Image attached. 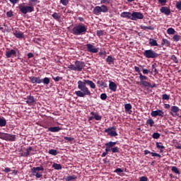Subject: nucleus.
<instances>
[{"mask_svg":"<svg viewBox=\"0 0 181 181\" xmlns=\"http://www.w3.org/2000/svg\"><path fill=\"white\" fill-rule=\"evenodd\" d=\"M124 110L126 112H132L131 110H132V105L130 103H127L124 105Z\"/></svg>","mask_w":181,"mask_h":181,"instance_id":"27","label":"nucleus"},{"mask_svg":"<svg viewBox=\"0 0 181 181\" xmlns=\"http://www.w3.org/2000/svg\"><path fill=\"white\" fill-rule=\"evenodd\" d=\"M4 27H0V30H1V32H3V33H5V32H8V26H6V25H4Z\"/></svg>","mask_w":181,"mask_h":181,"instance_id":"51","label":"nucleus"},{"mask_svg":"<svg viewBox=\"0 0 181 181\" xmlns=\"http://www.w3.org/2000/svg\"><path fill=\"white\" fill-rule=\"evenodd\" d=\"M173 40L174 42H179V40H180V35H175L173 37Z\"/></svg>","mask_w":181,"mask_h":181,"instance_id":"49","label":"nucleus"},{"mask_svg":"<svg viewBox=\"0 0 181 181\" xmlns=\"http://www.w3.org/2000/svg\"><path fill=\"white\" fill-rule=\"evenodd\" d=\"M151 73L150 70L143 69V74H149Z\"/></svg>","mask_w":181,"mask_h":181,"instance_id":"64","label":"nucleus"},{"mask_svg":"<svg viewBox=\"0 0 181 181\" xmlns=\"http://www.w3.org/2000/svg\"><path fill=\"white\" fill-rule=\"evenodd\" d=\"M2 172H5L6 173H9V172H11V170L9 168H5L4 170H2Z\"/></svg>","mask_w":181,"mask_h":181,"instance_id":"61","label":"nucleus"},{"mask_svg":"<svg viewBox=\"0 0 181 181\" xmlns=\"http://www.w3.org/2000/svg\"><path fill=\"white\" fill-rule=\"evenodd\" d=\"M121 18H127V19H131L132 21V13L130 12H122L120 14Z\"/></svg>","mask_w":181,"mask_h":181,"instance_id":"18","label":"nucleus"},{"mask_svg":"<svg viewBox=\"0 0 181 181\" xmlns=\"http://www.w3.org/2000/svg\"><path fill=\"white\" fill-rule=\"evenodd\" d=\"M76 179H77V176H76V175H69V176H68L65 178V180L66 181H73V180H76Z\"/></svg>","mask_w":181,"mask_h":181,"instance_id":"37","label":"nucleus"},{"mask_svg":"<svg viewBox=\"0 0 181 181\" xmlns=\"http://www.w3.org/2000/svg\"><path fill=\"white\" fill-rule=\"evenodd\" d=\"M171 111L172 112H175V115H173V113L170 112V114L171 115H173V117H179V114H177V112H179V111H180V109L179 108V107L177 106H172L171 107Z\"/></svg>","mask_w":181,"mask_h":181,"instance_id":"16","label":"nucleus"},{"mask_svg":"<svg viewBox=\"0 0 181 181\" xmlns=\"http://www.w3.org/2000/svg\"><path fill=\"white\" fill-rule=\"evenodd\" d=\"M167 33L168 35H175L176 31L173 28H170L167 30Z\"/></svg>","mask_w":181,"mask_h":181,"instance_id":"43","label":"nucleus"},{"mask_svg":"<svg viewBox=\"0 0 181 181\" xmlns=\"http://www.w3.org/2000/svg\"><path fill=\"white\" fill-rule=\"evenodd\" d=\"M115 60V59L112 56H108L106 59V63H107V64H114Z\"/></svg>","mask_w":181,"mask_h":181,"instance_id":"30","label":"nucleus"},{"mask_svg":"<svg viewBox=\"0 0 181 181\" xmlns=\"http://www.w3.org/2000/svg\"><path fill=\"white\" fill-rule=\"evenodd\" d=\"M18 9H20V12H21V13L26 15V13H30L35 11V6L32 4H23L19 5Z\"/></svg>","mask_w":181,"mask_h":181,"instance_id":"4","label":"nucleus"},{"mask_svg":"<svg viewBox=\"0 0 181 181\" xmlns=\"http://www.w3.org/2000/svg\"><path fill=\"white\" fill-rule=\"evenodd\" d=\"M117 145V141H109L105 144V152L108 153V152H111V149L113 146H115Z\"/></svg>","mask_w":181,"mask_h":181,"instance_id":"12","label":"nucleus"},{"mask_svg":"<svg viewBox=\"0 0 181 181\" xmlns=\"http://www.w3.org/2000/svg\"><path fill=\"white\" fill-rule=\"evenodd\" d=\"M140 83L144 87H149V86H151V83L146 81H143Z\"/></svg>","mask_w":181,"mask_h":181,"instance_id":"48","label":"nucleus"},{"mask_svg":"<svg viewBox=\"0 0 181 181\" xmlns=\"http://www.w3.org/2000/svg\"><path fill=\"white\" fill-rule=\"evenodd\" d=\"M29 80L33 84H40L42 83V78L40 77L30 76Z\"/></svg>","mask_w":181,"mask_h":181,"instance_id":"13","label":"nucleus"},{"mask_svg":"<svg viewBox=\"0 0 181 181\" xmlns=\"http://www.w3.org/2000/svg\"><path fill=\"white\" fill-rule=\"evenodd\" d=\"M111 152H112V153H119V148L113 146L111 148Z\"/></svg>","mask_w":181,"mask_h":181,"instance_id":"44","label":"nucleus"},{"mask_svg":"<svg viewBox=\"0 0 181 181\" xmlns=\"http://www.w3.org/2000/svg\"><path fill=\"white\" fill-rule=\"evenodd\" d=\"M138 19H144V14L136 11L132 13V21H138Z\"/></svg>","mask_w":181,"mask_h":181,"instance_id":"9","label":"nucleus"},{"mask_svg":"<svg viewBox=\"0 0 181 181\" xmlns=\"http://www.w3.org/2000/svg\"><path fill=\"white\" fill-rule=\"evenodd\" d=\"M139 181H148V177L142 176L140 177Z\"/></svg>","mask_w":181,"mask_h":181,"instance_id":"63","label":"nucleus"},{"mask_svg":"<svg viewBox=\"0 0 181 181\" xmlns=\"http://www.w3.org/2000/svg\"><path fill=\"white\" fill-rule=\"evenodd\" d=\"M6 141H9L10 142H13L16 141V135L7 134Z\"/></svg>","mask_w":181,"mask_h":181,"instance_id":"19","label":"nucleus"},{"mask_svg":"<svg viewBox=\"0 0 181 181\" xmlns=\"http://www.w3.org/2000/svg\"><path fill=\"white\" fill-rule=\"evenodd\" d=\"M160 11L161 12V13H164V15H166L167 16H169V15H170V8H168V7H161Z\"/></svg>","mask_w":181,"mask_h":181,"instance_id":"17","label":"nucleus"},{"mask_svg":"<svg viewBox=\"0 0 181 181\" xmlns=\"http://www.w3.org/2000/svg\"><path fill=\"white\" fill-rule=\"evenodd\" d=\"M151 69L153 70V72L156 74H158V69H156V63H154L152 66H151Z\"/></svg>","mask_w":181,"mask_h":181,"instance_id":"50","label":"nucleus"},{"mask_svg":"<svg viewBox=\"0 0 181 181\" xmlns=\"http://www.w3.org/2000/svg\"><path fill=\"white\" fill-rule=\"evenodd\" d=\"M26 103L28 105H35L36 104V100H35V97L32 95L27 96Z\"/></svg>","mask_w":181,"mask_h":181,"instance_id":"14","label":"nucleus"},{"mask_svg":"<svg viewBox=\"0 0 181 181\" xmlns=\"http://www.w3.org/2000/svg\"><path fill=\"white\" fill-rule=\"evenodd\" d=\"M54 81H60L61 80H63V78L62 77H60V76H57V77H53L52 78Z\"/></svg>","mask_w":181,"mask_h":181,"instance_id":"59","label":"nucleus"},{"mask_svg":"<svg viewBox=\"0 0 181 181\" xmlns=\"http://www.w3.org/2000/svg\"><path fill=\"white\" fill-rule=\"evenodd\" d=\"M151 117H153L156 118V117H160L161 118H163V115H165V112H163L161 110H157L152 111L151 112Z\"/></svg>","mask_w":181,"mask_h":181,"instance_id":"11","label":"nucleus"},{"mask_svg":"<svg viewBox=\"0 0 181 181\" xmlns=\"http://www.w3.org/2000/svg\"><path fill=\"white\" fill-rule=\"evenodd\" d=\"M148 153H150V155H151V156L153 157L156 156L157 158H162V156H160V154L158 153H153V152H151L149 150H145L144 155H148Z\"/></svg>","mask_w":181,"mask_h":181,"instance_id":"21","label":"nucleus"},{"mask_svg":"<svg viewBox=\"0 0 181 181\" xmlns=\"http://www.w3.org/2000/svg\"><path fill=\"white\" fill-rule=\"evenodd\" d=\"M52 18L54 19H55V21H60V18H62V16H60V15L59 14V13L54 12L52 15Z\"/></svg>","mask_w":181,"mask_h":181,"instance_id":"36","label":"nucleus"},{"mask_svg":"<svg viewBox=\"0 0 181 181\" xmlns=\"http://www.w3.org/2000/svg\"><path fill=\"white\" fill-rule=\"evenodd\" d=\"M100 7V11L103 12V13L108 12V7H107V6L103 5Z\"/></svg>","mask_w":181,"mask_h":181,"instance_id":"42","label":"nucleus"},{"mask_svg":"<svg viewBox=\"0 0 181 181\" xmlns=\"http://www.w3.org/2000/svg\"><path fill=\"white\" fill-rule=\"evenodd\" d=\"M41 83H43L45 86H48V84H50V78L45 77L43 79H41Z\"/></svg>","mask_w":181,"mask_h":181,"instance_id":"33","label":"nucleus"},{"mask_svg":"<svg viewBox=\"0 0 181 181\" xmlns=\"http://www.w3.org/2000/svg\"><path fill=\"white\" fill-rule=\"evenodd\" d=\"M106 134H108L110 136H118V133H117V127L112 126L105 130Z\"/></svg>","mask_w":181,"mask_h":181,"instance_id":"7","label":"nucleus"},{"mask_svg":"<svg viewBox=\"0 0 181 181\" xmlns=\"http://www.w3.org/2000/svg\"><path fill=\"white\" fill-rule=\"evenodd\" d=\"M162 99L163 100H170V95H168V94H163L162 95Z\"/></svg>","mask_w":181,"mask_h":181,"instance_id":"47","label":"nucleus"},{"mask_svg":"<svg viewBox=\"0 0 181 181\" xmlns=\"http://www.w3.org/2000/svg\"><path fill=\"white\" fill-rule=\"evenodd\" d=\"M31 151H33V148H32V146L28 147L26 149L25 153H21V156H24L25 158H28V156H29V155H30Z\"/></svg>","mask_w":181,"mask_h":181,"instance_id":"23","label":"nucleus"},{"mask_svg":"<svg viewBox=\"0 0 181 181\" xmlns=\"http://www.w3.org/2000/svg\"><path fill=\"white\" fill-rule=\"evenodd\" d=\"M97 84H98V87H103V88H107V87H108L107 83L103 80L98 81Z\"/></svg>","mask_w":181,"mask_h":181,"instance_id":"26","label":"nucleus"},{"mask_svg":"<svg viewBox=\"0 0 181 181\" xmlns=\"http://www.w3.org/2000/svg\"><path fill=\"white\" fill-rule=\"evenodd\" d=\"M171 60H173L174 63H179V60L177 59V57H176V55H172Z\"/></svg>","mask_w":181,"mask_h":181,"instance_id":"52","label":"nucleus"},{"mask_svg":"<svg viewBox=\"0 0 181 181\" xmlns=\"http://www.w3.org/2000/svg\"><path fill=\"white\" fill-rule=\"evenodd\" d=\"M52 168L56 170H62V169H63V167H62V164H57L56 163H54L52 164Z\"/></svg>","mask_w":181,"mask_h":181,"instance_id":"32","label":"nucleus"},{"mask_svg":"<svg viewBox=\"0 0 181 181\" xmlns=\"http://www.w3.org/2000/svg\"><path fill=\"white\" fill-rule=\"evenodd\" d=\"M143 55L146 59H158L159 54L153 49H146L143 52Z\"/></svg>","mask_w":181,"mask_h":181,"instance_id":"6","label":"nucleus"},{"mask_svg":"<svg viewBox=\"0 0 181 181\" xmlns=\"http://www.w3.org/2000/svg\"><path fill=\"white\" fill-rule=\"evenodd\" d=\"M161 47H163V46H166L167 47L170 46V42H169V40H168L167 39L163 38L162 40V42H161Z\"/></svg>","mask_w":181,"mask_h":181,"instance_id":"28","label":"nucleus"},{"mask_svg":"<svg viewBox=\"0 0 181 181\" xmlns=\"http://www.w3.org/2000/svg\"><path fill=\"white\" fill-rule=\"evenodd\" d=\"M122 172H124V170L121 168H117L115 170V173H122Z\"/></svg>","mask_w":181,"mask_h":181,"instance_id":"62","label":"nucleus"},{"mask_svg":"<svg viewBox=\"0 0 181 181\" xmlns=\"http://www.w3.org/2000/svg\"><path fill=\"white\" fill-rule=\"evenodd\" d=\"M64 139H65V141H67L68 142H71V141H74V137H69V136H64Z\"/></svg>","mask_w":181,"mask_h":181,"instance_id":"54","label":"nucleus"},{"mask_svg":"<svg viewBox=\"0 0 181 181\" xmlns=\"http://www.w3.org/2000/svg\"><path fill=\"white\" fill-rule=\"evenodd\" d=\"M101 7L100 6H95L94 8H93V13L94 15H100V13H101Z\"/></svg>","mask_w":181,"mask_h":181,"instance_id":"31","label":"nucleus"},{"mask_svg":"<svg viewBox=\"0 0 181 181\" xmlns=\"http://www.w3.org/2000/svg\"><path fill=\"white\" fill-rule=\"evenodd\" d=\"M100 98H101L103 100H107V94H106V93H102V94L100 95Z\"/></svg>","mask_w":181,"mask_h":181,"instance_id":"58","label":"nucleus"},{"mask_svg":"<svg viewBox=\"0 0 181 181\" xmlns=\"http://www.w3.org/2000/svg\"><path fill=\"white\" fill-rule=\"evenodd\" d=\"M16 57H18V60H21V52H19V49L18 48H16Z\"/></svg>","mask_w":181,"mask_h":181,"instance_id":"56","label":"nucleus"},{"mask_svg":"<svg viewBox=\"0 0 181 181\" xmlns=\"http://www.w3.org/2000/svg\"><path fill=\"white\" fill-rule=\"evenodd\" d=\"M96 35H97V36H98V37H101V36L104 35V31H103V30H97Z\"/></svg>","mask_w":181,"mask_h":181,"instance_id":"53","label":"nucleus"},{"mask_svg":"<svg viewBox=\"0 0 181 181\" xmlns=\"http://www.w3.org/2000/svg\"><path fill=\"white\" fill-rule=\"evenodd\" d=\"M140 28L143 30H146V29H148V30H155V28L153 26L140 25Z\"/></svg>","mask_w":181,"mask_h":181,"instance_id":"34","label":"nucleus"},{"mask_svg":"<svg viewBox=\"0 0 181 181\" xmlns=\"http://www.w3.org/2000/svg\"><path fill=\"white\" fill-rule=\"evenodd\" d=\"M156 146L158 149H160V153H163V149H165V146H163L161 142H156Z\"/></svg>","mask_w":181,"mask_h":181,"instance_id":"25","label":"nucleus"},{"mask_svg":"<svg viewBox=\"0 0 181 181\" xmlns=\"http://www.w3.org/2000/svg\"><path fill=\"white\" fill-rule=\"evenodd\" d=\"M43 170H45L43 165H40V167H33L31 168V173L33 176H35L37 179H40V177H43V175L42 174Z\"/></svg>","mask_w":181,"mask_h":181,"instance_id":"5","label":"nucleus"},{"mask_svg":"<svg viewBox=\"0 0 181 181\" xmlns=\"http://www.w3.org/2000/svg\"><path fill=\"white\" fill-rule=\"evenodd\" d=\"M146 125H150L151 127H153L155 124V121L152 119H148L146 122Z\"/></svg>","mask_w":181,"mask_h":181,"instance_id":"38","label":"nucleus"},{"mask_svg":"<svg viewBox=\"0 0 181 181\" xmlns=\"http://www.w3.org/2000/svg\"><path fill=\"white\" fill-rule=\"evenodd\" d=\"M148 44L150 45V46L153 47V46H158V47H162V46L159 45L158 44V41H156V40L153 39V38H150L148 40Z\"/></svg>","mask_w":181,"mask_h":181,"instance_id":"20","label":"nucleus"},{"mask_svg":"<svg viewBox=\"0 0 181 181\" xmlns=\"http://www.w3.org/2000/svg\"><path fill=\"white\" fill-rule=\"evenodd\" d=\"M109 88L112 91H117V84L115 82L110 81Z\"/></svg>","mask_w":181,"mask_h":181,"instance_id":"24","label":"nucleus"},{"mask_svg":"<svg viewBox=\"0 0 181 181\" xmlns=\"http://www.w3.org/2000/svg\"><path fill=\"white\" fill-rule=\"evenodd\" d=\"M107 52H105V50H101L100 52H99V56H106Z\"/></svg>","mask_w":181,"mask_h":181,"instance_id":"60","label":"nucleus"},{"mask_svg":"<svg viewBox=\"0 0 181 181\" xmlns=\"http://www.w3.org/2000/svg\"><path fill=\"white\" fill-rule=\"evenodd\" d=\"M86 67V62L83 61H76L74 64H71L68 66L69 70H73L74 71H83V69Z\"/></svg>","mask_w":181,"mask_h":181,"instance_id":"3","label":"nucleus"},{"mask_svg":"<svg viewBox=\"0 0 181 181\" xmlns=\"http://www.w3.org/2000/svg\"><path fill=\"white\" fill-rule=\"evenodd\" d=\"M176 8L178 11H181V1H177L176 3Z\"/></svg>","mask_w":181,"mask_h":181,"instance_id":"57","label":"nucleus"},{"mask_svg":"<svg viewBox=\"0 0 181 181\" xmlns=\"http://www.w3.org/2000/svg\"><path fill=\"white\" fill-rule=\"evenodd\" d=\"M152 138H153V139H159L160 138V134L158 132H154L152 134Z\"/></svg>","mask_w":181,"mask_h":181,"instance_id":"45","label":"nucleus"},{"mask_svg":"<svg viewBox=\"0 0 181 181\" xmlns=\"http://www.w3.org/2000/svg\"><path fill=\"white\" fill-rule=\"evenodd\" d=\"M85 46L89 53H98V48H96L92 44H86Z\"/></svg>","mask_w":181,"mask_h":181,"instance_id":"10","label":"nucleus"},{"mask_svg":"<svg viewBox=\"0 0 181 181\" xmlns=\"http://www.w3.org/2000/svg\"><path fill=\"white\" fill-rule=\"evenodd\" d=\"M48 153L49 155H53L54 156H56V155H57L58 153L57 150L52 148L49 150Z\"/></svg>","mask_w":181,"mask_h":181,"instance_id":"41","label":"nucleus"},{"mask_svg":"<svg viewBox=\"0 0 181 181\" xmlns=\"http://www.w3.org/2000/svg\"><path fill=\"white\" fill-rule=\"evenodd\" d=\"M6 16L8 18H12V16H13V12L12 11H8L6 13Z\"/></svg>","mask_w":181,"mask_h":181,"instance_id":"55","label":"nucleus"},{"mask_svg":"<svg viewBox=\"0 0 181 181\" xmlns=\"http://www.w3.org/2000/svg\"><path fill=\"white\" fill-rule=\"evenodd\" d=\"M5 56L6 59H11V57H16V49H9L7 48Z\"/></svg>","mask_w":181,"mask_h":181,"instance_id":"8","label":"nucleus"},{"mask_svg":"<svg viewBox=\"0 0 181 181\" xmlns=\"http://www.w3.org/2000/svg\"><path fill=\"white\" fill-rule=\"evenodd\" d=\"M90 115H93L94 117V119L96 121H101V119H103V117H101L100 115H97L95 112H90Z\"/></svg>","mask_w":181,"mask_h":181,"instance_id":"29","label":"nucleus"},{"mask_svg":"<svg viewBox=\"0 0 181 181\" xmlns=\"http://www.w3.org/2000/svg\"><path fill=\"white\" fill-rule=\"evenodd\" d=\"M7 135H8V133L0 132V139H4V141H6Z\"/></svg>","mask_w":181,"mask_h":181,"instance_id":"46","label":"nucleus"},{"mask_svg":"<svg viewBox=\"0 0 181 181\" xmlns=\"http://www.w3.org/2000/svg\"><path fill=\"white\" fill-rule=\"evenodd\" d=\"M139 79L141 83L145 81V80H148V76L142 75V73H139Z\"/></svg>","mask_w":181,"mask_h":181,"instance_id":"40","label":"nucleus"},{"mask_svg":"<svg viewBox=\"0 0 181 181\" xmlns=\"http://www.w3.org/2000/svg\"><path fill=\"white\" fill-rule=\"evenodd\" d=\"M171 170L174 172V173H176V175H180V171H179V168L176 166H173Z\"/></svg>","mask_w":181,"mask_h":181,"instance_id":"39","label":"nucleus"},{"mask_svg":"<svg viewBox=\"0 0 181 181\" xmlns=\"http://www.w3.org/2000/svg\"><path fill=\"white\" fill-rule=\"evenodd\" d=\"M86 84L93 89L95 88V83L90 80L84 79L83 81H78V88L79 90H76L74 93L77 97L84 98L86 95H91V91L89 90Z\"/></svg>","mask_w":181,"mask_h":181,"instance_id":"1","label":"nucleus"},{"mask_svg":"<svg viewBox=\"0 0 181 181\" xmlns=\"http://www.w3.org/2000/svg\"><path fill=\"white\" fill-rule=\"evenodd\" d=\"M87 25H84L83 23H79L72 28V30H71V33H72L75 36L86 35V33H87Z\"/></svg>","mask_w":181,"mask_h":181,"instance_id":"2","label":"nucleus"},{"mask_svg":"<svg viewBox=\"0 0 181 181\" xmlns=\"http://www.w3.org/2000/svg\"><path fill=\"white\" fill-rule=\"evenodd\" d=\"M13 35H14V36H16L17 39H23V37H25L23 33L21 31H18V30H15L13 33Z\"/></svg>","mask_w":181,"mask_h":181,"instance_id":"15","label":"nucleus"},{"mask_svg":"<svg viewBox=\"0 0 181 181\" xmlns=\"http://www.w3.org/2000/svg\"><path fill=\"white\" fill-rule=\"evenodd\" d=\"M0 127H6V119L4 117H0Z\"/></svg>","mask_w":181,"mask_h":181,"instance_id":"35","label":"nucleus"},{"mask_svg":"<svg viewBox=\"0 0 181 181\" xmlns=\"http://www.w3.org/2000/svg\"><path fill=\"white\" fill-rule=\"evenodd\" d=\"M62 128L60 127H50L48 128L47 132H59Z\"/></svg>","mask_w":181,"mask_h":181,"instance_id":"22","label":"nucleus"}]
</instances>
